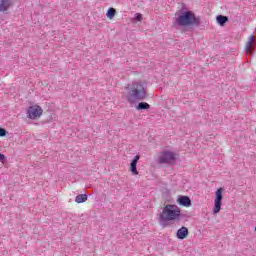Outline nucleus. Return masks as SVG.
Here are the masks:
<instances>
[{
    "instance_id": "nucleus-1",
    "label": "nucleus",
    "mask_w": 256,
    "mask_h": 256,
    "mask_svg": "<svg viewBox=\"0 0 256 256\" xmlns=\"http://www.w3.org/2000/svg\"><path fill=\"white\" fill-rule=\"evenodd\" d=\"M125 90L127 91L125 98L131 105H135L139 101H145L147 98V82L134 81L128 84Z\"/></svg>"
},
{
    "instance_id": "nucleus-2",
    "label": "nucleus",
    "mask_w": 256,
    "mask_h": 256,
    "mask_svg": "<svg viewBox=\"0 0 256 256\" xmlns=\"http://www.w3.org/2000/svg\"><path fill=\"white\" fill-rule=\"evenodd\" d=\"M183 214L181 208L175 204H168L164 206L162 212L158 214L159 224L163 229L169 225V221H181Z\"/></svg>"
},
{
    "instance_id": "nucleus-3",
    "label": "nucleus",
    "mask_w": 256,
    "mask_h": 256,
    "mask_svg": "<svg viewBox=\"0 0 256 256\" xmlns=\"http://www.w3.org/2000/svg\"><path fill=\"white\" fill-rule=\"evenodd\" d=\"M174 29L179 27H201V16L195 15V12L186 10L181 12L173 21Z\"/></svg>"
},
{
    "instance_id": "nucleus-4",
    "label": "nucleus",
    "mask_w": 256,
    "mask_h": 256,
    "mask_svg": "<svg viewBox=\"0 0 256 256\" xmlns=\"http://www.w3.org/2000/svg\"><path fill=\"white\" fill-rule=\"evenodd\" d=\"M176 161L177 157H175V152L169 150L161 152L158 157V163H160V165H175Z\"/></svg>"
},
{
    "instance_id": "nucleus-5",
    "label": "nucleus",
    "mask_w": 256,
    "mask_h": 256,
    "mask_svg": "<svg viewBox=\"0 0 256 256\" xmlns=\"http://www.w3.org/2000/svg\"><path fill=\"white\" fill-rule=\"evenodd\" d=\"M223 205V188H218L215 192L214 208L213 213L217 215L221 211V206Z\"/></svg>"
},
{
    "instance_id": "nucleus-6",
    "label": "nucleus",
    "mask_w": 256,
    "mask_h": 256,
    "mask_svg": "<svg viewBox=\"0 0 256 256\" xmlns=\"http://www.w3.org/2000/svg\"><path fill=\"white\" fill-rule=\"evenodd\" d=\"M43 115V108L41 106H30L27 110V117L28 119H38Z\"/></svg>"
},
{
    "instance_id": "nucleus-7",
    "label": "nucleus",
    "mask_w": 256,
    "mask_h": 256,
    "mask_svg": "<svg viewBox=\"0 0 256 256\" xmlns=\"http://www.w3.org/2000/svg\"><path fill=\"white\" fill-rule=\"evenodd\" d=\"M176 237L181 241H183V239H187V237H189V228L185 226L179 228L176 232Z\"/></svg>"
},
{
    "instance_id": "nucleus-8",
    "label": "nucleus",
    "mask_w": 256,
    "mask_h": 256,
    "mask_svg": "<svg viewBox=\"0 0 256 256\" xmlns=\"http://www.w3.org/2000/svg\"><path fill=\"white\" fill-rule=\"evenodd\" d=\"M13 7V0H0V13H6Z\"/></svg>"
},
{
    "instance_id": "nucleus-9",
    "label": "nucleus",
    "mask_w": 256,
    "mask_h": 256,
    "mask_svg": "<svg viewBox=\"0 0 256 256\" xmlns=\"http://www.w3.org/2000/svg\"><path fill=\"white\" fill-rule=\"evenodd\" d=\"M139 159H141V156L136 155L130 163V171L132 175H139V171H137V163L139 162Z\"/></svg>"
},
{
    "instance_id": "nucleus-10",
    "label": "nucleus",
    "mask_w": 256,
    "mask_h": 256,
    "mask_svg": "<svg viewBox=\"0 0 256 256\" xmlns=\"http://www.w3.org/2000/svg\"><path fill=\"white\" fill-rule=\"evenodd\" d=\"M177 203L181 205V207H191V198L189 196H178Z\"/></svg>"
},
{
    "instance_id": "nucleus-11",
    "label": "nucleus",
    "mask_w": 256,
    "mask_h": 256,
    "mask_svg": "<svg viewBox=\"0 0 256 256\" xmlns=\"http://www.w3.org/2000/svg\"><path fill=\"white\" fill-rule=\"evenodd\" d=\"M229 21V17L223 16V15H218L216 17V23L220 25V27H225V24Z\"/></svg>"
},
{
    "instance_id": "nucleus-12",
    "label": "nucleus",
    "mask_w": 256,
    "mask_h": 256,
    "mask_svg": "<svg viewBox=\"0 0 256 256\" xmlns=\"http://www.w3.org/2000/svg\"><path fill=\"white\" fill-rule=\"evenodd\" d=\"M148 109H151V105L147 102H139L136 106L137 111H148Z\"/></svg>"
},
{
    "instance_id": "nucleus-13",
    "label": "nucleus",
    "mask_w": 256,
    "mask_h": 256,
    "mask_svg": "<svg viewBox=\"0 0 256 256\" xmlns=\"http://www.w3.org/2000/svg\"><path fill=\"white\" fill-rule=\"evenodd\" d=\"M255 43V34H251L248 38V42L246 43L245 49L246 51H251V46Z\"/></svg>"
},
{
    "instance_id": "nucleus-14",
    "label": "nucleus",
    "mask_w": 256,
    "mask_h": 256,
    "mask_svg": "<svg viewBox=\"0 0 256 256\" xmlns=\"http://www.w3.org/2000/svg\"><path fill=\"white\" fill-rule=\"evenodd\" d=\"M87 194H79L76 196L75 198V202L76 203H85V201H87Z\"/></svg>"
},
{
    "instance_id": "nucleus-15",
    "label": "nucleus",
    "mask_w": 256,
    "mask_h": 256,
    "mask_svg": "<svg viewBox=\"0 0 256 256\" xmlns=\"http://www.w3.org/2000/svg\"><path fill=\"white\" fill-rule=\"evenodd\" d=\"M116 14H117V10H115V8H109L106 12V17L108 19H113V17H115Z\"/></svg>"
},
{
    "instance_id": "nucleus-16",
    "label": "nucleus",
    "mask_w": 256,
    "mask_h": 256,
    "mask_svg": "<svg viewBox=\"0 0 256 256\" xmlns=\"http://www.w3.org/2000/svg\"><path fill=\"white\" fill-rule=\"evenodd\" d=\"M134 19L135 21H143V15H141V13H136Z\"/></svg>"
},
{
    "instance_id": "nucleus-17",
    "label": "nucleus",
    "mask_w": 256,
    "mask_h": 256,
    "mask_svg": "<svg viewBox=\"0 0 256 256\" xmlns=\"http://www.w3.org/2000/svg\"><path fill=\"white\" fill-rule=\"evenodd\" d=\"M7 135V130L4 128H0V137H5Z\"/></svg>"
},
{
    "instance_id": "nucleus-18",
    "label": "nucleus",
    "mask_w": 256,
    "mask_h": 256,
    "mask_svg": "<svg viewBox=\"0 0 256 256\" xmlns=\"http://www.w3.org/2000/svg\"><path fill=\"white\" fill-rule=\"evenodd\" d=\"M7 161V157L4 154L0 153V163H5Z\"/></svg>"
}]
</instances>
